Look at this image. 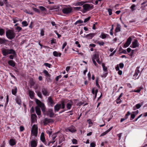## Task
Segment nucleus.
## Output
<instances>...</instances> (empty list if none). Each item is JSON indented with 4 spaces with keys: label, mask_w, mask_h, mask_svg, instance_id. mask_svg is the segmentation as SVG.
Returning a JSON list of instances; mask_svg holds the SVG:
<instances>
[{
    "label": "nucleus",
    "mask_w": 147,
    "mask_h": 147,
    "mask_svg": "<svg viewBox=\"0 0 147 147\" xmlns=\"http://www.w3.org/2000/svg\"><path fill=\"white\" fill-rule=\"evenodd\" d=\"M40 139L41 141L43 142L45 144H46V143L45 142V139L44 136V133L42 132L41 134Z\"/></svg>",
    "instance_id": "f8f14e48"
},
{
    "label": "nucleus",
    "mask_w": 147,
    "mask_h": 147,
    "mask_svg": "<svg viewBox=\"0 0 147 147\" xmlns=\"http://www.w3.org/2000/svg\"><path fill=\"white\" fill-rule=\"evenodd\" d=\"M75 44L77 45V46L79 47H81V45L80 44H79V42L78 41H76L75 42Z\"/></svg>",
    "instance_id": "e2e57ef3"
},
{
    "label": "nucleus",
    "mask_w": 147,
    "mask_h": 147,
    "mask_svg": "<svg viewBox=\"0 0 147 147\" xmlns=\"http://www.w3.org/2000/svg\"><path fill=\"white\" fill-rule=\"evenodd\" d=\"M17 88L15 87L14 89L12 90V93L14 95H16L17 92Z\"/></svg>",
    "instance_id": "473e14b6"
},
{
    "label": "nucleus",
    "mask_w": 147,
    "mask_h": 147,
    "mask_svg": "<svg viewBox=\"0 0 147 147\" xmlns=\"http://www.w3.org/2000/svg\"><path fill=\"white\" fill-rule=\"evenodd\" d=\"M95 144L94 142H92L90 143V147H95Z\"/></svg>",
    "instance_id": "603ef678"
},
{
    "label": "nucleus",
    "mask_w": 147,
    "mask_h": 147,
    "mask_svg": "<svg viewBox=\"0 0 147 147\" xmlns=\"http://www.w3.org/2000/svg\"><path fill=\"white\" fill-rule=\"evenodd\" d=\"M16 29L18 30V32H19L22 29V28L20 26H17L16 28Z\"/></svg>",
    "instance_id": "3c124183"
},
{
    "label": "nucleus",
    "mask_w": 147,
    "mask_h": 147,
    "mask_svg": "<svg viewBox=\"0 0 147 147\" xmlns=\"http://www.w3.org/2000/svg\"><path fill=\"white\" fill-rule=\"evenodd\" d=\"M136 5L135 4H133L130 7V8L131 9L132 11H133L135 10L134 8L136 7Z\"/></svg>",
    "instance_id": "37998d69"
},
{
    "label": "nucleus",
    "mask_w": 147,
    "mask_h": 147,
    "mask_svg": "<svg viewBox=\"0 0 147 147\" xmlns=\"http://www.w3.org/2000/svg\"><path fill=\"white\" fill-rule=\"evenodd\" d=\"M22 24L23 27L27 26L28 24L27 23V22L26 21H23L22 22Z\"/></svg>",
    "instance_id": "58836bf2"
},
{
    "label": "nucleus",
    "mask_w": 147,
    "mask_h": 147,
    "mask_svg": "<svg viewBox=\"0 0 147 147\" xmlns=\"http://www.w3.org/2000/svg\"><path fill=\"white\" fill-rule=\"evenodd\" d=\"M38 133V127L36 125H34L32 127L31 134H33L35 136H37Z\"/></svg>",
    "instance_id": "39448f33"
},
{
    "label": "nucleus",
    "mask_w": 147,
    "mask_h": 147,
    "mask_svg": "<svg viewBox=\"0 0 147 147\" xmlns=\"http://www.w3.org/2000/svg\"><path fill=\"white\" fill-rule=\"evenodd\" d=\"M46 67H48L50 68L51 67V64L48 63H45L44 64Z\"/></svg>",
    "instance_id": "a18cd8bd"
},
{
    "label": "nucleus",
    "mask_w": 147,
    "mask_h": 147,
    "mask_svg": "<svg viewBox=\"0 0 147 147\" xmlns=\"http://www.w3.org/2000/svg\"><path fill=\"white\" fill-rule=\"evenodd\" d=\"M108 35L107 34H105L103 33H102L100 37L102 39H105L106 38L107 36Z\"/></svg>",
    "instance_id": "cd10ccee"
},
{
    "label": "nucleus",
    "mask_w": 147,
    "mask_h": 147,
    "mask_svg": "<svg viewBox=\"0 0 147 147\" xmlns=\"http://www.w3.org/2000/svg\"><path fill=\"white\" fill-rule=\"evenodd\" d=\"M97 22H96L94 24L93 26H92V29H94V30H95L96 28H95V26H96V25H97Z\"/></svg>",
    "instance_id": "69168bd1"
},
{
    "label": "nucleus",
    "mask_w": 147,
    "mask_h": 147,
    "mask_svg": "<svg viewBox=\"0 0 147 147\" xmlns=\"http://www.w3.org/2000/svg\"><path fill=\"white\" fill-rule=\"evenodd\" d=\"M9 143L11 146H13L16 144V141L15 139H11L9 140Z\"/></svg>",
    "instance_id": "dca6fc26"
},
{
    "label": "nucleus",
    "mask_w": 147,
    "mask_h": 147,
    "mask_svg": "<svg viewBox=\"0 0 147 147\" xmlns=\"http://www.w3.org/2000/svg\"><path fill=\"white\" fill-rule=\"evenodd\" d=\"M108 11L109 13V15H111L112 14V10L110 9H108Z\"/></svg>",
    "instance_id": "4d7b16f0"
},
{
    "label": "nucleus",
    "mask_w": 147,
    "mask_h": 147,
    "mask_svg": "<svg viewBox=\"0 0 147 147\" xmlns=\"http://www.w3.org/2000/svg\"><path fill=\"white\" fill-rule=\"evenodd\" d=\"M132 47L133 48L138 47L139 46V44L137 40H135L134 41L132 42Z\"/></svg>",
    "instance_id": "ddd939ff"
},
{
    "label": "nucleus",
    "mask_w": 147,
    "mask_h": 147,
    "mask_svg": "<svg viewBox=\"0 0 147 147\" xmlns=\"http://www.w3.org/2000/svg\"><path fill=\"white\" fill-rule=\"evenodd\" d=\"M61 76L60 75H59V76H57L55 78L56 81H58L59 79L61 78Z\"/></svg>",
    "instance_id": "052dcab7"
},
{
    "label": "nucleus",
    "mask_w": 147,
    "mask_h": 147,
    "mask_svg": "<svg viewBox=\"0 0 147 147\" xmlns=\"http://www.w3.org/2000/svg\"><path fill=\"white\" fill-rule=\"evenodd\" d=\"M29 96L32 99L34 98V92L31 90H29Z\"/></svg>",
    "instance_id": "412c9836"
},
{
    "label": "nucleus",
    "mask_w": 147,
    "mask_h": 147,
    "mask_svg": "<svg viewBox=\"0 0 147 147\" xmlns=\"http://www.w3.org/2000/svg\"><path fill=\"white\" fill-rule=\"evenodd\" d=\"M73 103L72 101H70V102L67 103V107L68 109H70Z\"/></svg>",
    "instance_id": "b1692460"
},
{
    "label": "nucleus",
    "mask_w": 147,
    "mask_h": 147,
    "mask_svg": "<svg viewBox=\"0 0 147 147\" xmlns=\"http://www.w3.org/2000/svg\"><path fill=\"white\" fill-rule=\"evenodd\" d=\"M37 94L38 96L40 98H41L42 97V94H41V93L40 92H38Z\"/></svg>",
    "instance_id": "13d9d810"
},
{
    "label": "nucleus",
    "mask_w": 147,
    "mask_h": 147,
    "mask_svg": "<svg viewBox=\"0 0 147 147\" xmlns=\"http://www.w3.org/2000/svg\"><path fill=\"white\" fill-rule=\"evenodd\" d=\"M124 67V64L122 63H121L119 64V67L120 68H123Z\"/></svg>",
    "instance_id": "0e129e2a"
},
{
    "label": "nucleus",
    "mask_w": 147,
    "mask_h": 147,
    "mask_svg": "<svg viewBox=\"0 0 147 147\" xmlns=\"http://www.w3.org/2000/svg\"><path fill=\"white\" fill-rule=\"evenodd\" d=\"M67 45V43L66 42H65L63 44L62 47V49H63L66 46V45Z\"/></svg>",
    "instance_id": "bf43d9fd"
},
{
    "label": "nucleus",
    "mask_w": 147,
    "mask_h": 147,
    "mask_svg": "<svg viewBox=\"0 0 147 147\" xmlns=\"http://www.w3.org/2000/svg\"><path fill=\"white\" fill-rule=\"evenodd\" d=\"M90 17H89L88 18L85 19L84 20V22H86L90 20Z\"/></svg>",
    "instance_id": "864d4df0"
},
{
    "label": "nucleus",
    "mask_w": 147,
    "mask_h": 147,
    "mask_svg": "<svg viewBox=\"0 0 147 147\" xmlns=\"http://www.w3.org/2000/svg\"><path fill=\"white\" fill-rule=\"evenodd\" d=\"M130 114L131 113L129 111L127 112V113L126 114L125 116V118L126 119L128 118V116L130 115Z\"/></svg>",
    "instance_id": "09e8293b"
},
{
    "label": "nucleus",
    "mask_w": 147,
    "mask_h": 147,
    "mask_svg": "<svg viewBox=\"0 0 147 147\" xmlns=\"http://www.w3.org/2000/svg\"><path fill=\"white\" fill-rule=\"evenodd\" d=\"M52 120L50 119H49L47 118H46L44 120V125H46L48 123L51 122Z\"/></svg>",
    "instance_id": "f3484780"
},
{
    "label": "nucleus",
    "mask_w": 147,
    "mask_h": 147,
    "mask_svg": "<svg viewBox=\"0 0 147 147\" xmlns=\"http://www.w3.org/2000/svg\"><path fill=\"white\" fill-rule=\"evenodd\" d=\"M40 107H41V110L43 113L45 112L46 108L44 104L41 105L40 106Z\"/></svg>",
    "instance_id": "c756f323"
},
{
    "label": "nucleus",
    "mask_w": 147,
    "mask_h": 147,
    "mask_svg": "<svg viewBox=\"0 0 147 147\" xmlns=\"http://www.w3.org/2000/svg\"><path fill=\"white\" fill-rule=\"evenodd\" d=\"M62 11L64 13L68 14L72 12V9L71 7H65L62 9Z\"/></svg>",
    "instance_id": "423d86ee"
},
{
    "label": "nucleus",
    "mask_w": 147,
    "mask_h": 147,
    "mask_svg": "<svg viewBox=\"0 0 147 147\" xmlns=\"http://www.w3.org/2000/svg\"><path fill=\"white\" fill-rule=\"evenodd\" d=\"M8 63L9 65L13 67H14L15 66L16 63L13 60H9L8 61Z\"/></svg>",
    "instance_id": "4468645a"
},
{
    "label": "nucleus",
    "mask_w": 147,
    "mask_h": 147,
    "mask_svg": "<svg viewBox=\"0 0 147 147\" xmlns=\"http://www.w3.org/2000/svg\"><path fill=\"white\" fill-rule=\"evenodd\" d=\"M33 9L34 11H35V12L38 13H40L39 10L38 9L35 8H33Z\"/></svg>",
    "instance_id": "5fc2aeb1"
},
{
    "label": "nucleus",
    "mask_w": 147,
    "mask_h": 147,
    "mask_svg": "<svg viewBox=\"0 0 147 147\" xmlns=\"http://www.w3.org/2000/svg\"><path fill=\"white\" fill-rule=\"evenodd\" d=\"M68 129L69 131L72 133L75 132L76 131L75 127L73 126L69 127Z\"/></svg>",
    "instance_id": "6ab92c4d"
},
{
    "label": "nucleus",
    "mask_w": 147,
    "mask_h": 147,
    "mask_svg": "<svg viewBox=\"0 0 147 147\" xmlns=\"http://www.w3.org/2000/svg\"><path fill=\"white\" fill-rule=\"evenodd\" d=\"M99 55L98 54L96 53L93 56L92 58V59H94V60L96 59V60H97L99 59Z\"/></svg>",
    "instance_id": "393cba45"
},
{
    "label": "nucleus",
    "mask_w": 147,
    "mask_h": 147,
    "mask_svg": "<svg viewBox=\"0 0 147 147\" xmlns=\"http://www.w3.org/2000/svg\"><path fill=\"white\" fill-rule=\"evenodd\" d=\"M35 101L36 104L38 105V107H40L41 105L43 104V103H42L39 100L37 99H36Z\"/></svg>",
    "instance_id": "bb28decb"
},
{
    "label": "nucleus",
    "mask_w": 147,
    "mask_h": 147,
    "mask_svg": "<svg viewBox=\"0 0 147 147\" xmlns=\"http://www.w3.org/2000/svg\"><path fill=\"white\" fill-rule=\"evenodd\" d=\"M135 115L134 114H132L131 115L130 120H132L133 119L135 118Z\"/></svg>",
    "instance_id": "6e6d98bb"
},
{
    "label": "nucleus",
    "mask_w": 147,
    "mask_h": 147,
    "mask_svg": "<svg viewBox=\"0 0 147 147\" xmlns=\"http://www.w3.org/2000/svg\"><path fill=\"white\" fill-rule=\"evenodd\" d=\"M3 54L4 56H6L8 54H13V55L16 54L15 51L12 49H4L2 51Z\"/></svg>",
    "instance_id": "f03ea898"
},
{
    "label": "nucleus",
    "mask_w": 147,
    "mask_h": 147,
    "mask_svg": "<svg viewBox=\"0 0 147 147\" xmlns=\"http://www.w3.org/2000/svg\"><path fill=\"white\" fill-rule=\"evenodd\" d=\"M93 5L92 4H85L83 6L84 9L83 11L84 12H86L91 9H92L93 8Z\"/></svg>",
    "instance_id": "20e7f679"
},
{
    "label": "nucleus",
    "mask_w": 147,
    "mask_h": 147,
    "mask_svg": "<svg viewBox=\"0 0 147 147\" xmlns=\"http://www.w3.org/2000/svg\"><path fill=\"white\" fill-rule=\"evenodd\" d=\"M83 23V21L81 20H79L77 21L74 24L75 25L78 24H81Z\"/></svg>",
    "instance_id": "79ce46f5"
},
{
    "label": "nucleus",
    "mask_w": 147,
    "mask_h": 147,
    "mask_svg": "<svg viewBox=\"0 0 147 147\" xmlns=\"http://www.w3.org/2000/svg\"><path fill=\"white\" fill-rule=\"evenodd\" d=\"M132 40V38L131 37H129L127 39V41L124 44V46L125 47H127L130 44Z\"/></svg>",
    "instance_id": "9d476101"
},
{
    "label": "nucleus",
    "mask_w": 147,
    "mask_h": 147,
    "mask_svg": "<svg viewBox=\"0 0 147 147\" xmlns=\"http://www.w3.org/2000/svg\"><path fill=\"white\" fill-rule=\"evenodd\" d=\"M6 35L9 39L12 40L15 37V34L13 30H8L6 31Z\"/></svg>",
    "instance_id": "f257e3e1"
},
{
    "label": "nucleus",
    "mask_w": 147,
    "mask_h": 147,
    "mask_svg": "<svg viewBox=\"0 0 147 147\" xmlns=\"http://www.w3.org/2000/svg\"><path fill=\"white\" fill-rule=\"evenodd\" d=\"M57 136V133H55L53 134L52 136V140H55V139L56 138V137Z\"/></svg>",
    "instance_id": "c9c22d12"
},
{
    "label": "nucleus",
    "mask_w": 147,
    "mask_h": 147,
    "mask_svg": "<svg viewBox=\"0 0 147 147\" xmlns=\"http://www.w3.org/2000/svg\"><path fill=\"white\" fill-rule=\"evenodd\" d=\"M16 101L17 103L19 105H20L21 104V99L19 97H17L16 99Z\"/></svg>",
    "instance_id": "c85d7f7f"
},
{
    "label": "nucleus",
    "mask_w": 147,
    "mask_h": 147,
    "mask_svg": "<svg viewBox=\"0 0 147 147\" xmlns=\"http://www.w3.org/2000/svg\"><path fill=\"white\" fill-rule=\"evenodd\" d=\"M53 54L54 56L57 57H58V56L60 57L61 55V54L60 53H58L56 51H55L53 52Z\"/></svg>",
    "instance_id": "5701e85b"
},
{
    "label": "nucleus",
    "mask_w": 147,
    "mask_h": 147,
    "mask_svg": "<svg viewBox=\"0 0 147 147\" xmlns=\"http://www.w3.org/2000/svg\"><path fill=\"white\" fill-rule=\"evenodd\" d=\"M121 31L120 26L119 24H117L115 30L116 32H117Z\"/></svg>",
    "instance_id": "a878e982"
},
{
    "label": "nucleus",
    "mask_w": 147,
    "mask_h": 147,
    "mask_svg": "<svg viewBox=\"0 0 147 147\" xmlns=\"http://www.w3.org/2000/svg\"><path fill=\"white\" fill-rule=\"evenodd\" d=\"M37 145L36 141L35 140H32L31 142V147H36Z\"/></svg>",
    "instance_id": "2eb2a0df"
},
{
    "label": "nucleus",
    "mask_w": 147,
    "mask_h": 147,
    "mask_svg": "<svg viewBox=\"0 0 147 147\" xmlns=\"http://www.w3.org/2000/svg\"><path fill=\"white\" fill-rule=\"evenodd\" d=\"M113 25H112V28L110 30V34L111 35H113Z\"/></svg>",
    "instance_id": "8fccbe9b"
},
{
    "label": "nucleus",
    "mask_w": 147,
    "mask_h": 147,
    "mask_svg": "<svg viewBox=\"0 0 147 147\" xmlns=\"http://www.w3.org/2000/svg\"><path fill=\"white\" fill-rule=\"evenodd\" d=\"M36 114H32L31 116V118L32 121H34L36 117Z\"/></svg>",
    "instance_id": "72a5a7b5"
},
{
    "label": "nucleus",
    "mask_w": 147,
    "mask_h": 147,
    "mask_svg": "<svg viewBox=\"0 0 147 147\" xmlns=\"http://www.w3.org/2000/svg\"><path fill=\"white\" fill-rule=\"evenodd\" d=\"M4 32V30L3 29L0 28V35H3Z\"/></svg>",
    "instance_id": "49530a36"
},
{
    "label": "nucleus",
    "mask_w": 147,
    "mask_h": 147,
    "mask_svg": "<svg viewBox=\"0 0 147 147\" xmlns=\"http://www.w3.org/2000/svg\"><path fill=\"white\" fill-rule=\"evenodd\" d=\"M39 8L42 11H46V9L44 7L40 6L39 7Z\"/></svg>",
    "instance_id": "a19ab883"
},
{
    "label": "nucleus",
    "mask_w": 147,
    "mask_h": 147,
    "mask_svg": "<svg viewBox=\"0 0 147 147\" xmlns=\"http://www.w3.org/2000/svg\"><path fill=\"white\" fill-rule=\"evenodd\" d=\"M102 66L104 71H107V67L105 66V64L102 63Z\"/></svg>",
    "instance_id": "ea45409f"
},
{
    "label": "nucleus",
    "mask_w": 147,
    "mask_h": 147,
    "mask_svg": "<svg viewBox=\"0 0 147 147\" xmlns=\"http://www.w3.org/2000/svg\"><path fill=\"white\" fill-rule=\"evenodd\" d=\"M36 111V114L38 115H41V111L40 107H36L35 108Z\"/></svg>",
    "instance_id": "aec40b11"
},
{
    "label": "nucleus",
    "mask_w": 147,
    "mask_h": 147,
    "mask_svg": "<svg viewBox=\"0 0 147 147\" xmlns=\"http://www.w3.org/2000/svg\"><path fill=\"white\" fill-rule=\"evenodd\" d=\"M140 68V67H138L135 70V73L133 76L134 77V78H135V79H138V77H137L139 74L140 73V71L139 69Z\"/></svg>",
    "instance_id": "6e6552de"
},
{
    "label": "nucleus",
    "mask_w": 147,
    "mask_h": 147,
    "mask_svg": "<svg viewBox=\"0 0 147 147\" xmlns=\"http://www.w3.org/2000/svg\"><path fill=\"white\" fill-rule=\"evenodd\" d=\"M48 103L49 105H50L51 107H53L55 103L51 96H50L48 98Z\"/></svg>",
    "instance_id": "0eeeda50"
},
{
    "label": "nucleus",
    "mask_w": 147,
    "mask_h": 147,
    "mask_svg": "<svg viewBox=\"0 0 147 147\" xmlns=\"http://www.w3.org/2000/svg\"><path fill=\"white\" fill-rule=\"evenodd\" d=\"M47 113L48 115L51 117H53L54 115L53 110L51 109H49L47 111Z\"/></svg>",
    "instance_id": "1a4fd4ad"
},
{
    "label": "nucleus",
    "mask_w": 147,
    "mask_h": 147,
    "mask_svg": "<svg viewBox=\"0 0 147 147\" xmlns=\"http://www.w3.org/2000/svg\"><path fill=\"white\" fill-rule=\"evenodd\" d=\"M142 105H143L142 102H141L140 104H137L136 105V108L137 109H139L141 107Z\"/></svg>",
    "instance_id": "4c0bfd02"
},
{
    "label": "nucleus",
    "mask_w": 147,
    "mask_h": 147,
    "mask_svg": "<svg viewBox=\"0 0 147 147\" xmlns=\"http://www.w3.org/2000/svg\"><path fill=\"white\" fill-rule=\"evenodd\" d=\"M13 22L14 23H15L18 21V20L16 19L15 18H13Z\"/></svg>",
    "instance_id": "774afa93"
},
{
    "label": "nucleus",
    "mask_w": 147,
    "mask_h": 147,
    "mask_svg": "<svg viewBox=\"0 0 147 147\" xmlns=\"http://www.w3.org/2000/svg\"><path fill=\"white\" fill-rule=\"evenodd\" d=\"M65 105L64 101H62L61 104H57L54 107V111L55 112L58 111L61 108L64 109Z\"/></svg>",
    "instance_id": "7ed1b4c3"
},
{
    "label": "nucleus",
    "mask_w": 147,
    "mask_h": 147,
    "mask_svg": "<svg viewBox=\"0 0 147 147\" xmlns=\"http://www.w3.org/2000/svg\"><path fill=\"white\" fill-rule=\"evenodd\" d=\"M43 73L45 74V76L47 77L50 75L48 71L46 70H44L43 71Z\"/></svg>",
    "instance_id": "f704fd0d"
},
{
    "label": "nucleus",
    "mask_w": 147,
    "mask_h": 147,
    "mask_svg": "<svg viewBox=\"0 0 147 147\" xmlns=\"http://www.w3.org/2000/svg\"><path fill=\"white\" fill-rule=\"evenodd\" d=\"M42 92L43 95L45 96H48L49 95V93L47 88H42Z\"/></svg>",
    "instance_id": "9b49d317"
},
{
    "label": "nucleus",
    "mask_w": 147,
    "mask_h": 147,
    "mask_svg": "<svg viewBox=\"0 0 147 147\" xmlns=\"http://www.w3.org/2000/svg\"><path fill=\"white\" fill-rule=\"evenodd\" d=\"M142 114H141L140 115H139L137 118L134 121H137L138 119H139L142 116Z\"/></svg>",
    "instance_id": "338daca9"
},
{
    "label": "nucleus",
    "mask_w": 147,
    "mask_h": 147,
    "mask_svg": "<svg viewBox=\"0 0 147 147\" xmlns=\"http://www.w3.org/2000/svg\"><path fill=\"white\" fill-rule=\"evenodd\" d=\"M7 40H5L4 38H0V44H5Z\"/></svg>",
    "instance_id": "4be33fe9"
},
{
    "label": "nucleus",
    "mask_w": 147,
    "mask_h": 147,
    "mask_svg": "<svg viewBox=\"0 0 147 147\" xmlns=\"http://www.w3.org/2000/svg\"><path fill=\"white\" fill-rule=\"evenodd\" d=\"M95 33H92L88 34L86 36V37L89 39H91L95 35Z\"/></svg>",
    "instance_id": "a211bd4d"
},
{
    "label": "nucleus",
    "mask_w": 147,
    "mask_h": 147,
    "mask_svg": "<svg viewBox=\"0 0 147 147\" xmlns=\"http://www.w3.org/2000/svg\"><path fill=\"white\" fill-rule=\"evenodd\" d=\"M81 8V7H74V9L75 10H79Z\"/></svg>",
    "instance_id": "680f3d73"
},
{
    "label": "nucleus",
    "mask_w": 147,
    "mask_h": 147,
    "mask_svg": "<svg viewBox=\"0 0 147 147\" xmlns=\"http://www.w3.org/2000/svg\"><path fill=\"white\" fill-rule=\"evenodd\" d=\"M72 142L73 144H77V141L75 139H72Z\"/></svg>",
    "instance_id": "de8ad7c7"
},
{
    "label": "nucleus",
    "mask_w": 147,
    "mask_h": 147,
    "mask_svg": "<svg viewBox=\"0 0 147 147\" xmlns=\"http://www.w3.org/2000/svg\"><path fill=\"white\" fill-rule=\"evenodd\" d=\"M51 75L50 74L49 75V76H47V77H46V79L47 80V82H51L52 80L51 79Z\"/></svg>",
    "instance_id": "2f4dec72"
},
{
    "label": "nucleus",
    "mask_w": 147,
    "mask_h": 147,
    "mask_svg": "<svg viewBox=\"0 0 147 147\" xmlns=\"http://www.w3.org/2000/svg\"><path fill=\"white\" fill-rule=\"evenodd\" d=\"M65 139L64 137L63 136L61 137L59 139V143L60 144L62 142L64 141Z\"/></svg>",
    "instance_id": "7c9ffc66"
},
{
    "label": "nucleus",
    "mask_w": 147,
    "mask_h": 147,
    "mask_svg": "<svg viewBox=\"0 0 147 147\" xmlns=\"http://www.w3.org/2000/svg\"><path fill=\"white\" fill-rule=\"evenodd\" d=\"M97 44L100 46H103L104 44V43L103 41L100 42L98 41L97 42Z\"/></svg>",
    "instance_id": "c03bdc74"
},
{
    "label": "nucleus",
    "mask_w": 147,
    "mask_h": 147,
    "mask_svg": "<svg viewBox=\"0 0 147 147\" xmlns=\"http://www.w3.org/2000/svg\"><path fill=\"white\" fill-rule=\"evenodd\" d=\"M122 95H123V93H121L120 94V95L119 96V97L116 100V102H117V104H118V103H119L120 102H118V101L119 100H120V98H121V97H122Z\"/></svg>",
    "instance_id": "e433bc0d"
}]
</instances>
